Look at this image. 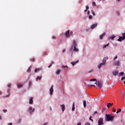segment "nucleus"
I'll list each match as a JSON object with an SVG mask.
<instances>
[{"label":"nucleus","instance_id":"f257e3e1","mask_svg":"<svg viewBox=\"0 0 125 125\" xmlns=\"http://www.w3.org/2000/svg\"><path fill=\"white\" fill-rule=\"evenodd\" d=\"M114 117L111 114H105V120L106 122H113L114 121Z\"/></svg>","mask_w":125,"mask_h":125},{"label":"nucleus","instance_id":"f03ea898","mask_svg":"<svg viewBox=\"0 0 125 125\" xmlns=\"http://www.w3.org/2000/svg\"><path fill=\"white\" fill-rule=\"evenodd\" d=\"M108 57H105L103 60V62L101 63L99 65H98V68L99 69H101V67L102 66V65H105V64L106 63V61L108 60Z\"/></svg>","mask_w":125,"mask_h":125},{"label":"nucleus","instance_id":"7ed1b4c3","mask_svg":"<svg viewBox=\"0 0 125 125\" xmlns=\"http://www.w3.org/2000/svg\"><path fill=\"white\" fill-rule=\"evenodd\" d=\"M91 83H90V84L89 85V86L90 87L91 86H94V87H95V86L93 84H96V85H97V83H96V79H93L90 80Z\"/></svg>","mask_w":125,"mask_h":125},{"label":"nucleus","instance_id":"20e7f679","mask_svg":"<svg viewBox=\"0 0 125 125\" xmlns=\"http://www.w3.org/2000/svg\"><path fill=\"white\" fill-rule=\"evenodd\" d=\"M73 46L74 47V51H76V52H78V51H79V49H78V48H77V42H76V41H73Z\"/></svg>","mask_w":125,"mask_h":125},{"label":"nucleus","instance_id":"39448f33","mask_svg":"<svg viewBox=\"0 0 125 125\" xmlns=\"http://www.w3.org/2000/svg\"><path fill=\"white\" fill-rule=\"evenodd\" d=\"M124 40H125V33H122V36L119 37L118 41L122 42V41H124Z\"/></svg>","mask_w":125,"mask_h":125},{"label":"nucleus","instance_id":"423d86ee","mask_svg":"<svg viewBox=\"0 0 125 125\" xmlns=\"http://www.w3.org/2000/svg\"><path fill=\"white\" fill-rule=\"evenodd\" d=\"M73 34V32H70L69 30H67L65 33V37L66 38H69L71 34Z\"/></svg>","mask_w":125,"mask_h":125},{"label":"nucleus","instance_id":"0eeeda50","mask_svg":"<svg viewBox=\"0 0 125 125\" xmlns=\"http://www.w3.org/2000/svg\"><path fill=\"white\" fill-rule=\"evenodd\" d=\"M98 125H104V123H103V118H100L98 120Z\"/></svg>","mask_w":125,"mask_h":125},{"label":"nucleus","instance_id":"6e6552de","mask_svg":"<svg viewBox=\"0 0 125 125\" xmlns=\"http://www.w3.org/2000/svg\"><path fill=\"white\" fill-rule=\"evenodd\" d=\"M28 111L30 114H32V113H33V112H35V108H33V107H30L29 108Z\"/></svg>","mask_w":125,"mask_h":125},{"label":"nucleus","instance_id":"1a4fd4ad","mask_svg":"<svg viewBox=\"0 0 125 125\" xmlns=\"http://www.w3.org/2000/svg\"><path fill=\"white\" fill-rule=\"evenodd\" d=\"M53 93V85H52L50 89V94L52 95Z\"/></svg>","mask_w":125,"mask_h":125},{"label":"nucleus","instance_id":"9d476101","mask_svg":"<svg viewBox=\"0 0 125 125\" xmlns=\"http://www.w3.org/2000/svg\"><path fill=\"white\" fill-rule=\"evenodd\" d=\"M102 82L101 81H99L98 83V85L99 88H101L102 87Z\"/></svg>","mask_w":125,"mask_h":125},{"label":"nucleus","instance_id":"9b49d317","mask_svg":"<svg viewBox=\"0 0 125 125\" xmlns=\"http://www.w3.org/2000/svg\"><path fill=\"white\" fill-rule=\"evenodd\" d=\"M106 35V33H104L102 35H100V40H103V38H104V37H105V35Z\"/></svg>","mask_w":125,"mask_h":125},{"label":"nucleus","instance_id":"f8f14e48","mask_svg":"<svg viewBox=\"0 0 125 125\" xmlns=\"http://www.w3.org/2000/svg\"><path fill=\"white\" fill-rule=\"evenodd\" d=\"M113 64L115 66H119L120 64V61H118L117 62H115Z\"/></svg>","mask_w":125,"mask_h":125},{"label":"nucleus","instance_id":"ddd939ff","mask_svg":"<svg viewBox=\"0 0 125 125\" xmlns=\"http://www.w3.org/2000/svg\"><path fill=\"white\" fill-rule=\"evenodd\" d=\"M112 74L113 76H117V75H119V71H116L112 72Z\"/></svg>","mask_w":125,"mask_h":125},{"label":"nucleus","instance_id":"4468645a","mask_svg":"<svg viewBox=\"0 0 125 125\" xmlns=\"http://www.w3.org/2000/svg\"><path fill=\"white\" fill-rule=\"evenodd\" d=\"M61 107L62 108V112H64V111H65V105L62 104V105H61Z\"/></svg>","mask_w":125,"mask_h":125},{"label":"nucleus","instance_id":"2eb2a0df","mask_svg":"<svg viewBox=\"0 0 125 125\" xmlns=\"http://www.w3.org/2000/svg\"><path fill=\"white\" fill-rule=\"evenodd\" d=\"M96 27H97V23L93 24L91 26V29H94Z\"/></svg>","mask_w":125,"mask_h":125},{"label":"nucleus","instance_id":"dca6fc26","mask_svg":"<svg viewBox=\"0 0 125 125\" xmlns=\"http://www.w3.org/2000/svg\"><path fill=\"white\" fill-rule=\"evenodd\" d=\"M113 105H114V104H113V103H108L107 104V107H108V108H110V107L111 106H113Z\"/></svg>","mask_w":125,"mask_h":125},{"label":"nucleus","instance_id":"f3484780","mask_svg":"<svg viewBox=\"0 0 125 125\" xmlns=\"http://www.w3.org/2000/svg\"><path fill=\"white\" fill-rule=\"evenodd\" d=\"M42 76H37L36 78V81L38 82V81H41L42 80Z\"/></svg>","mask_w":125,"mask_h":125},{"label":"nucleus","instance_id":"a211bd4d","mask_svg":"<svg viewBox=\"0 0 125 125\" xmlns=\"http://www.w3.org/2000/svg\"><path fill=\"white\" fill-rule=\"evenodd\" d=\"M29 104H33V97H30L29 98Z\"/></svg>","mask_w":125,"mask_h":125},{"label":"nucleus","instance_id":"6ab92c4d","mask_svg":"<svg viewBox=\"0 0 125 125\" xmlns=\"http://www.w3.org/2000/svg\"><path fill=\"white\" fill-rule=\"evenodd\" d=\"M17 86H18V87L19 88H20L22 87V86H23V84H21V83H18V84H17Z\"/></svg>","mask_w":125,"mask_h":125},{"label":"nucleus","instance_id":"aec40b11","mask_svg":"<svg viewBox=\"0 0 125 125\" xmlns=\"http://www.w3.org/2000/svg\"><path fill=\"white\" fill-rule=\"evenodd\" d=\"M83 104L84 108H85L86 107V101L85 100L83 101Z\"/></svg>","mask_w":125,"mask_h":125},{"label":"nucleus","instance_id":"412c9836","mask_svg":"<svg viewBox=\"0 0 125 125\" xmlns=\"http://www.w3.org/2000/svg\"><path fill=\"white\" fill-rule=\"evenodd\" d=\"M124 72H120V73L119 74V77L123 76H124Z\"/></svg>","mask_w":125,"mask_h":125},{"label":"nucleus","instance_id":"4be33fe9","mask_svg":"<svg viewBox=\"0 0 125 125\" xmlns=\"http://www.w3.org/2000/svg\"><path fill=\"white\" fill-rule=\"evenodd\" d=\"M78 62H79V60H77L76 62H71V64L74 66V65L78 63Z\"/></svg>","mask_w":125,"mask_h":125},{"label":"nucleus","instance_id":"5701e85b","mask_svg":"<svg viewBox=\"0 0 125 125\" xmlns=\"http://www.w3.org/2000/svg\"><path fill=\"white\" fill-rule=\"evenodd\" d=\"M39 71H41V68H36L35 70V73H38V72H39Z\"/></svg>","mask_w":125,"mask_h":125},{"label":"nucleus","instance_id":"b1692460","mask_svg":"<svg viewBox=\"0 0 125 125\" xmlns=\"http://www.w3.org/2000/svg\"><path fill=\"white\" fill-rule=\"evenodd\" d=\"M107 46H109V43L106 44L104 45L103 48H106Z\"/></svg>","mask_w":125,"mask_h":125},{"label":"nucleus","instance_id":"393cba45","mask_svg":"<svg viewBox=\"0 0 125 125\" xmlns=\"http://www.w3.org/2000/svg\"><path fill=\"white\" fill-rule=\"evenodd\" d=\"M122 111V109H118L117 111L116 112V114H119V113H121Z\"/></svg>","mask_w":125,"mask_h":125},{"label":"nucleus","instance_id":"a878e982","mask_svg":"<svg viewBox=\"0 0 125 125\" xmlns=\"http://www.w3.org/2000/svg\"><path fill=\"white\" fill-rule=\"evenodd\" d=\"M60 72H61L60 69L56 71V74H57V75H59V74H60Z\"/></svg>","mask_w":125,"mask_h":125},{"label":"nucleus","instance_id":"bb28decb","mask_svg":"<svg viewBox=\"0 0 125 125\" xmlns=\"http://www.w3.org/2000/svg\"><path fill=\"white\" fill-rule=\"evenodd\" d=\"M72 111H75V103L73 104Z\"/></svg>","mask_w":125,"mask_h":125},{"label":"nucleus","instance_id":"cd10ccee","mask_svg":"<svg viewBox=\"0 0 125 125\" xmlns=\"http://www.w3.org/2000/svg\"><path fill=\"white\" fill-rule=\"evenodd\" d=\"M88 8H89L88 6H86V9L84 10V12H86V11H87V10L88 9Z\"/></svg>","mask_w":125,"mask_h":125},{"label":"nucleus","instance_id":"c85d7f7f","mask_svg":"<svg viewBox=\"0 0 125 125\" xmlns=\"http://www.w3.org/2000/svg\"><path fill=\"white\" fill-rule=\"evenodd\" d=\"M105 111H106V108H103L102 110V112L104 113V112H105Z\"/></svg>","mask_w":125,"mask_h":125},{"label":"nucleus","instance_id":"c756f323","mask_svg":"<svg viewBox=\"0 0 125 125\" xmlns=\"http://www.w3.org/2000/svg\"><path fill=\"white\" fill-rule=\"evenodd\" d=\"M115 37L114 36H112L110 37V39H111V40H114L115 39Z\"/></svg>","mask_w":125,"mask_h":125},{"label":"nucleus","instance_id":"7c9ffc66","mask_svg":"<svg viewBox=\"0 0 125 125\" xmlns=\"http://www.w3.org/2000/svg\"><path fill=\"white\" fill-rule=\"evenodd\" d=\"M30 72H31V67H29L27 70V73H30Z\"/></svg>","mask_w":125,"mask_h":125},{"label":"nucleus","instance_id":"2f4dec72","mask_svg":"<svg viewBox=\"0 0 125 125\" xmlns=\"http://www.w3.org/2000/svg\"><path fill=\"white\" fill-rule=\"evenodd\" d=\"M121 94H122V95L124 96V97H125V92H122Z\"/></svg>","mask_w":125,"mask_h":125},{"label":"nucleus","instance_id":"473e14b6","mask_svg":"<svg viewBox=\"0 0 125 125\" xmlns=\"http://www.w3.org/2000/svg\"><path fill=\"white\" fill-rule=\"evenodd\" d=\"M53 62H52L50 64V65H49L48 66V68H50L51 67V66L52 65V64H53Z\"/></svg>","mask_w":125,"mask_h":125},{"label":"nucleus","instance_id":"72a5a7b5","mask_svg":"<svg viewBox=\"0 0 125 125\" xmlns=\"http://www.w3.org/2000/svg\"><path fill=\"white\" fill-rule=\"evenodd\" d=\"M84 125H90V123L89 122H86Z\"/></svg>","mask_w":125,"mask_h":125},{"label":"nucleus","instance_id":"f704fd0d","mask_svg":"<svg viewBox=\"0 0 125 125\" xmlns=\"http://www.w3.org/2000/svg\"><path fill=\"white\" fill-rule=\"evenodd\" d=\"M92 117L90 116V117H89L90 121H91L93 122V120H92Z\"/></svg>","mask_w":125,"mask_h":125},{"label":"nucleus","instance_id":"c9c22d12","mask_svg":"<svg viewBox=\"0 0 125 125\" xmlns=\"http://www.w3.org/2000/svg\"><path fill=\"white\" fill-rule=\"evenodd\" d=\"M88 18H89V19H92V16L89 15Z\"/></svg>","mask_w":125,"mask_h":125},{"label":"nucleus","instance_id":"e433bc0d","mask_svg":"<svg viewBox=\"0 0 125 125\" xmlns=\"http://www.w3.org/2000/svg\"><path fill=\"white\" fill-rule=\"evenodd\" d=\"M31 61H32V62L35 61V58H31Z\"/></svg>","mask_w":125,"mask_h":125},{"label":"nucleus","instance_id":"4c0bfd02","mask_svg":"<svg viewBox=\"0 0 125 125\" xmlns=\"http://www.w3.org/2000/svg\"><path fill=\"white\" fill-rule=\"evenodd\" d=\"M113 112H114V113H116V109H115V108H113V110H112Z\"/></svg>","mask_w":125,"mask_h":125},{"label":"nucleus","instance_id":"58836bf2","mask_svg":"<svg viewBox=\"0 0 125 125\" xmlns=\"http://www.w3.org/2000/svg\"><path fill=\"white\" fill-rule=\"evenodd\" d=\"M93 5L94 6H96V3H95V2H93Z\"/></svg>","mask_w":125,"mask_h":125},{"label":"nucleus","instance_id":"ea45409f","mask_svg":"<svg viewBox=\"0 0 125 125\" xmlns=\"http://www.w3.org/2000/svg\"><path fill=\"white\" fill-rule=\"evenodd\" d=\"M62 68H68V66H67L66 65H62Z\"/></svg>","mask_w":125,"mask_h":125},{"label":"nucleus","instance_id":"a19ab883","mask_svg":"<svg viewBox=\"0 0 125 125\" xmlns=\"http://www.w3.org/2000/svg\"><path fill=\"white\" fill-rule=\"evenodd\" d=\"M8 87H11V84L9 83V84H8Z\"/></svg>","mask_w":125,"mask_h":125},{"label":"nucleus","instance_id":"79ce46f5","mask_svg":"<svg viewBox=\"0 0 125 125\" xmlns=\"http://www.w3.org/2000/svg\"><path fill=\"white\" fill-rule=\"evenodd\" d=\"M52 39H56V37L55 36H52Z\"/></svg>","mask_w":125,"mask_h":125},{"label":"nucleus","instance_id":"37998d69","mask_svg":"<svg viewBox=\"0 0 125 125\" xmlns=\"http://www.w3.org/2000/svg\"><path fill=\"white\" fill-rule=\"evenodd\" d=\"M3 112H4V113H6V112H7V110H6V109H4V110H3Z\"/></svg>","mask_w":125,"mask_h":125},{"label":"nucleus","instance_id":"c03bdc74","mask_svg":"<svg viewBox=\"0 0 125 125\" xmlns=\"http://www.w3.org/2000/svg\"><path fill=\"white\" fill-rule=\"evenodd\" d=\"M117 58H118V56H115V57L114 58V60H115L116 59H117Z\"/></svg>","mask_w":125,"mask_h":125},{"label":"nucleus","instance_id":"a18cd8bd","mask_svg":"<svg viewBox=\"0 0 125 125\" xmlns=\"http://www.w3.org/2000/svg\"><path fill=\"white\" fill-rule=\"evenodd\" d=\"M92 14L94 16L95 15V13L93 11H92Z\"/></svg>","mask_w":125,"mask_h":125},{"label":"nucleus","instance_id":"49530a36","mask_svg":"<svg viewBox=\"0 0 125 125\" xmlns=\"http://www.w3.org/2000/svg\"><path fill=\"white\" fill-rule=\"evenodd\" d=\"M125 77L124 76V77L122 78L121 80H122V81H123V80H125Z\"/></svg>","mask_w":125,"mask_h":125},{"label":"nucleus","instance_id":"de8ad7c7","mask_svg":"<svg viewBox=\"0 0 125 125\" xmlns=\"http://www.w3.org/2000/svg\"><path fill=\"white\" fill-rule=\"evenodd\" d=\"M31 84H32V82L30 81L29 82V85L31 86Z\"/></svg>","mask_w":125,"mask_h":125},{"label":"nucleus","instance_id":"09e8293b","mask_svg":"<svg viewBox=\"0 0 125 125\" xmlns=\"http://www.w3.org/2000/svg\"><path fill=\"white\" fill-rule=\"evenodd\" d=\"M97 114V111H95L94 112V115H96Z\"/></svg>","mask_w":125,"mask_h":125},{"label":"nucleus","instance_id":"8fccbe9b","mask_svg":"<svg viewBox=\"0 0 125 125\" xmlns=\"http://www.w3.org/2000/svg\"><path fill=\"white\" fill-rule=\"evenodd\" d=\"M77 125H82V123H81V122H79V123H78Z\"/></svg>","mask_w":125,"mask_h":125},{"label":"nucleus","instance_id":"3c124183","mask_svg":"<svg viewBox=\"0 0 125 125\" xmlns=\"http://www.w3.org/2000/svg\"><path fill=\"white\" fill-rule=\"evenodd\" d=\"M65 51H66V49H64L63 50H62V52H65Z\"/></svg>","mask_w":125,"mask_h":125},{"label":"nucleus","instance_id":"603ef678","mask_svg":"<svg viewBox=\"0 0 125 125\" xmlns=\"http://www.w3.org/2000/svg\"><path fill=\"white\" fill-rule=\"evenodd\" d=\"M8 125H12V123H8Z\"/></svg>","mask_w":125,"mask_h":125},{"label":"nucleus","instance_id":"864d4df0","mask_svg":"<svg viewBox=\"0 0 125 125\" xmlns=\"http://www.w3.org/2000/svg\"><path fill=\"white\" fill-rule=\"evenodd\" d=\"M117 14L118 15H120V12H117Z\"/></svg>","mask_w":125,"mask_h":125},{"label":"nucleus","instance_id":"5fc2aeb1","mask_svg":"<svg viewBox=\"0 0 125 125\" xmlns=\"http://www.w3.org/2000/svg\"><path fill=\"white\" fill-rule=\"evenodd\" d=\"M9 95H8L7 96H6V97H9Z\"/></svg>","mask_w":125,"mask_h":125},{"label":"nucleus","instance_id":"6e6d98bb","mask_svg":"<svg viewBox=\"0 0 125 125\" xmlns=\"http://www.w3.org/2000/svg\"><path fill=\"white\" fill-rule=\"evenodd\" d=\"M47 125V123H45L43 124V125Z\"/></svg>","mask_w":125,"mask_h":125},{"label":"nucleus","instance_id":"4d7b16f0","mask_svg":"<svg viewBox=\"0 0 125 125\" xmlns=\"http://www.w3.org/2000/svg\"><path fill=\"white\" fill-rule=\"evenodd\" d=\"M50 110L51 111L52 110L51 107H50Z\"/></svg>","mask_w":125,"mask_h":125},{"label":"nucleus","instance_id":"13d9d810","mask_svg":"<svg viewBox=\"0 0 125 125\" xmlns=\"http://www.w3.org/2000/svg\"><path fill=\"white\" fill-rule=\"evenodd\" d=\"M0 120H1V116H0Z\"/></svg>","mask_w":125,"mask_h":125},{"label":"nucleus","instance_id":"bf43d9fd","mask_svg":"<svg viewBox=\"0 0 125 125\" xmlns=\"http://www.w3.org/2000/svg\"><path fill=\"white\" fill-rule=\"evenodd\" d=\"M87 14H88V15L89 14V11H88Z\"/></svg>","mask_w":125,"mask_h":125},{"label":"nucleus","instance_id":"052dcab7","mask_svg":"<svg viewBox=\"0 0 125 125\" xmlns=\"http://www.w3.org/2000/svg\"><path fill=\"white\" fill-rule=\"evenodd\" d=\"M1 95V91H0V95Z\"/></svg>","mask_w":125,"mask_h":125},{"label":"nucleus","instance_id":"680f3d73","mask_svg":"<svg viewBox=\"0 0 125 125\" xmlns=\"http://www.w3.org/2000/svg\"><path fill=\"white\" fill-rule=\"evenodd\" d=\"M118 0V1H121V0Z\"/></svg>","mask_w":125,"mask_h":125},{"label":"nucleus","instance_id":"e2e57ef3","mask_svg":"<svg viewBox=\"0 0 125 125\" xmlns=\"http://www.w3.org/2000/svg\"><path fill=\"white\" fill-rule=\"evenodd\" d=\"M8 92H9V90H8Z\"/></svg>","mask_w":125,"mask_h":125}]
</instances>
